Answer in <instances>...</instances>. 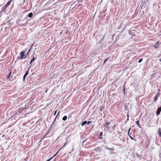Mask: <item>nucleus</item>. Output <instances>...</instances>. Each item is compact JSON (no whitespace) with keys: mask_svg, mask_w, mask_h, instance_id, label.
<instances>
[{"mask_svg":"<svg viewBox=\"0 0 161 161\" xmlns=\"http://www.w3.org/2000/svg\"><path fill=\"white\" fill-rule=\"evenodd\" d=\"M136 124L137 125H138L140 127H141L140 125V121L139 120H137V121H136Z\"/></svg>","mask_w":161,"mask_h":161,"instance_id":"nucleus-11","label":"nucleus"},{"mask_svg":"<svg viewBox=\"0 0 161 161\" xmlns=\"http://www.w3.org/2000/svg\"><path fill=\"white\" fill-rule=\"evenodd\" d=\"M103 113L104 114V115L103 116V118H105V114H104V112H103Z\"/></svg>","mask_w":161,"mask_h":161,"instance_id":"nucleus-32","label":"nucleus"},{"mask_svg":"<svg viewBox=\"0 0 161 161\" xmlns=\"http://www.w3.org/2000/svg\"><path fill=\"white\" fill-rule=\"evenodd\" d=\"M110 124L109 122L106 123L105 124L103 125V126L105 127H108V126Z\"/></svg>","mask_w":161,"mask_h":161,"instance_id":"nucleus-12","label":"nucleus"},{"mask_svg":"<svg viewBox=\"0 0 161 161\" xmlns=\"http://www.w3.org/2000/svg\"><path fill=\"white\" fill-rule=\"evenodd\" d=\"M56 111H57V110H56V111H55V113H54V115H55L56 114Z\"/></svg>","mask_w":161,"mask_h":161,"instance_id":"nucleus-31","label":"nucleus"},{"mask_svg":"<svg viewBox=\"0 0 161 161\" xmlns=\"http://www.w3.org/2000/svg\"><path fill=\"white\" fill-rule=\"evenodd\" d=\"M25 53V51H22L20 53V54L21 55L20 57H19V56H18L17 57V59H22L23 58H25L26 57V56H25V55L24 54Z\"/></svg>","mask_w":161,"mask_h":161,"instance_id":"nucleus-1","label":"nucleus"},{"mask_svg":"<svg viewBox=\"0 0 161 161\" xmlns=\"http://www.w3.org/2000/svg\"><path fill=\"white\" fill-rule=\"evenodd\" d=\"M29 20V19H28V20H27V21H26V23H25V24H20V26H24V27L26 26V25L27 24V22Z\"/></svg>","mask_w":161,"mask_h":161,"instance_id":"nucleus-8","label":"nucleus"},{"mask_svg":"<svg viewBox=\"0 0 161 161\" xmlns=\"http://www.w3.org/2000/svg\"><path fill=\"white\" fill-rule=\"evenodd\" d=\"M158 133L159 134V136L160 137H161V129L159 128L158 130Z\"/></svg>","mask_w":161,"mask_h":161,"instance_id":"nucleus-14","label":"nucleus"},{"mask_svg":"<svg viewBox=\"0 0 161 161\" xmlns=\"http://www.w3.org/2000/svg\"><path fill=\"white\" fill-rule=\"evenodd\" d=\"M159 45L160 44L159 43V42H157L153 46V47H154L156 49L158 48Z\"/></svg>","mask_w":161,"mask_h":161,"instance_id":"nucleus-4","label":"nucleus"},{"mask_svg":"<svg viewBox=\"0 0 161 161\" xmlns=\"http://www.w3.org/2000/svg\"><path fill=\"white\" fill-rule=\"evenodd\" d=\"M58 152L53 157L50 158L49 159L47 160L46 161H50L55 156L56 154H57V153H58Z\"/></svg>","mask_w":161,"mask_h":161,"instance_id":"nucleus-13","label":"nucleus"},{"mask_svg":"<svg viewBox=\"0 0 161 161\" xmlns=\"http://www.w3.org/2000/svg\"><path fill=\"white\" fill-rule=\"evenodd\" d=\"M129 114H127V118H129Z\"/></svg>","mask_w":161,"mask_h":161,"instance_id":"nucleus-30","label":"nucleus"},{"mask_svg":"<svg viewBox=\"0 0 161 161\" xmlns=\"http://www.w3.org/2000/svg\"><path fill=\"white\" fill-rule=\"evenodd\" d=\"M83 0H78V3H82V1H83Z\"/></svg>","mask_w":161,"mask_h":161,"instance_id":"nucleus-25","label":"nucleus"},{"mask_svg":"<svg viewBox=\"0 0 161 161\" xmlns=\"http://www.w3.org/2000/svg\"><path fill=\"white\" fill-rule=\"evenodd\" d=\"M130 138L131 139V140H133V138L131 136H129Z\"/></svg>","mask_w":161,"mask_h":161,"instance_id":"nucleus-29","label":"nucleus"},{"mask_svg":"<svg viewBox=\"0 0 161 161\" xmlns=\"http://www.w3.org/2000/svg\"><path fill=\"white\" fill-rule=\"evenodd\" d=\"M94 150L96 152H97V151L101 152V151L100 147H99L95 148Z\"/></svg>","mask_w":161,"mask_h":161,"instance_id":"nucleus-6","label":"nucleus"},{"mask_svg":"<svg viewBox=\"0 0 161 161\" xmlns=\"http://www.w3.org/2000/svg\"><path fill=\"white\" fill-rule=\"evenodd\" d=\"M67 119V116H65L62 119L64 121H65Z\"/></svg>","mask_w":161,"mask_h":161,"instance_id":"nucleus-18","label":"nucleus"},{"mask_svg":"<svg viewBox=\"0 0 161 161\" xmlns=\"http://www.w3.org/2000/svg\"><path fill=\"white\" fill-rule=\"evenodd\" d=\"M125 83H124V87H123V92H124V94H125Z\"/></svg>","mask_w":161,"mask_h":161,"instance_id":"nucleus-19","label":"nucleus"},{"mask_svg":"<svg viewBox=\"0 0 161 161\" xmlns=\"http://www.w3.org/2000/svg\"><path fill=\"white\" fill-rule=\"evenodd\" d=\"M30 68V67L29 68L28 70L26 71V72L25 73V74L23 76V80L24 81H25V77H26V76H27V75L29 74V70Z\"/></svg>","mask_w":161,"mask_h":161,"instance_id":"nucleus-2","label":"nucleus"},{"mask_svg":"<svg viewBox=\"0 0 161 161\" xmlns=\"http://www.w3.org/2000/svg\"><path fill=\"white\" fill-rule=\"evenodd\" d=\"M7 7H8V6H6V5L5 4V6H4V7L2 8V11H5Z\"/></svg>","mask_w":161,"mask_h":161,"instance_id":"nucleus-9","label":"nucleus"},{"mask_svg":"<svg viewBox=\"0 0 161 161\" xmlns=\"http://www.w3.org/2000/svg\"><path fill=\"white\" fill-rule=\"evenodd\" d=\"M87 123V121L86 120L83 121L81 124V126H83L85 124H86Z\"/></svg>","mask_w":161,"mask_h":161,"instance_id":"nucleus-16","label":"nucleus"},{"mask_svg":"<svg viewBox=\"0 0 161 161\" xmlns=\"http://www.w3.org/2000/svg\"><path fill=\"white\" fill-rule=\"evenodd\" d=\"M161 111V106L160 107L158 108L156 111V114L158 116L160 114V112Z\"/></svg>","mask_w":161,"mask_h":161,"instance_id":"nucleus-3","label":"nucleus"},{"mask_svg":"<svg viewBox=\"0 0 161 161\" xmlns=\"http://www.w3.org/2000/svg\"><path fill=\"white\" fill-rule=\"evenodd\" d=\"M91 121H88L87 122V123L86 124H90L91 123Z\"/></svg>","mask_w":161,"mask_h":161,"instance_id":"nucleus-27","label":"nucleus"},{"mask_svg":"<svg viewBox=\"0 0 161 161\" xmlns=\"http://www.w3.org/2000/svg\"><path fill=\"white\" fill-rule=\"evenodd\" d=\"M127 120L128 121L129 120V118H127Z\"/></svg>","mask_w":161,"mask_h":161,"instance_id":"nucleus-35","label":"nucleus"},{"mask_svg":"<svg viewBox=\"0 0 161 161\" xmlns=\"http://www.w3.org/2000/svg\"><path fill=\"white\" fill-rule=\"evenodd\" d=\"M161 62V59H160L159 60Z\"/></svg>","mask_w":161,"mask_h":161,"instance_id":"nucleus-36","label":"nucleus"},{"mask_svg":"<svg viewBox=\"0 0 161 161\" xmlns=\"http://www.w3.org/2000/svg\"><path fill=\"white\" fill-rule=\"evenodd\" d=\"M108 58H107L106 59H105V60L104 61V63H103V64H104L105 63H106V61L108 60Z\"/></svg>","mask_w":161,"mask_h":161,"instance_id":"nucleus-23","label":"nucleus"},{"mask_svg":"<svg viewBox=\"0 0 161 161\" xmlns=\"http://www.w3.org/2000/svg\"><path fill=\"white\" fill-rule=\"evenodd\" d=\"M131 129V128H130L128 130V135H129V136H130V134H129V133H130V130Z\"/></svg>","mask_w":161,"mask_h":161,"instance_id":"nucleus-22","label":"nucleus"},{"mask_svg":"<svg viewBox=\"0 0 161 161\" xmlns=\"http://www.w3.org/2000/svg\"><path fill=\"white\" fill-rule=\"evenodd\" d=\"M142 60H143V59H140L138 61V63H140L142 61Z\"/></svg>","mask_w":161,"mask_h":161,"instance_id":"nucleus-21","label":"nucleus"},{"mask_svg":"<svg viewBox=\"0 0 161 161\" xmlns=\"http://www.w3.org/2000/svg\"><path fill=\"white\" fill-rule=\"evenodd\" d=\"M99 110H100V111L101 112H102V110H103V108H102V107H101L100 108H99Z\"/></svg>","mask_w":161,"mask_h":161,"instance_id":"nucleus-24","label":"nucleus"},{"mask_svg":"<svg viewBox=\"0 0 161 161\" xmlns=\"http://www.w3.org/2000/svg\"><path fill=\"white\" fill-rule=\"evenodd\" d=\"M2 11H1L0 12V17H1V16H2Z\"/></svg>","mask_w":161,"mask_h":161,"instance_id":"nucleus-26","label":"nucleus"},{"mask_svg":"<svg viewBox=\"0 0 161 161\" xmlns=\"http://www.w3.org/2000/svg\"><path fill=\"white\" fill-rule=\"evenodd\" d=\"M36 59V57L35 58L34 56H33V58L31 59V62L30 63V64H31V63H32Z\"/></svg>","mask_w":161,"mask_h":161,"instance_id":"nucleus-7","label":"nucleus"},{"mask_svg":"<svg viewBox=\"0 0 161 161\" xmlns=\"http://www.w3.org/2000/svg\"><path fill=\"white\" fill-rule=\"evenodd\" d=\"M158 90L159 91V92L156 95V96L154 97V102H155L157 100L158 97L159 96V95H160V94H159V90H160L159 89H158Z\"/></svg>","mask_w":161,"mask_h":161,"instance_id":"nucleus-5","label":"nucleus"},{"mask_svg":"<svg viewBox=\"0 0 161 161\" xmlns=\"http://www.w3.org/2000/svg\"><path fill=\"white\" fill-rule=\"evenodd\" d=\"M26 108H26H23L22 109L23 110H25Z\"/></svg>","mask_w":161,"mask_h":161,"instance_id":"nucleus-34","label":"nucleus"},{"mask_svg":"<svg viewBox=\"0 0 161 161\" xmlns=\"http://www.w3.org/2000/svg\"><path fill=\"white\" fill-rule=\"evenodd\" d=\"M11 72H10L9 74H8V75H7V78L8 79L9 78V77H10V75H11Z\"/></svg>","mask_w":161,"mask_h":161,"instance_id":"nucleus-20","label":"nucleus"},{"mask_svg":"<svg viewBox=\"0 0 161 161\" xmlns=\"http://www.w3.org/2000/svg\"><path fill=\"white\" fill-rule=\"evenodd\" d=\"M30 50H31V49H29V51H28V53H27V54L29 53V52H30Z\"/></svg>","mask_w":161,"mask_h":161,"instance_id":"nucleus-33","label":"nucleus"},{"mask_svg":"<svg viewBox=\"0 0 161 161\" xmlns=\"http://www.w3.org/2000/svg\"><path fill=\"white\" fill-rule=\"evenodd\" d=\"M33 15V14L32 13H30L28 14L27 16L30 18H31L32 17Z\"/></svg>","mask_w":161,"mask_h":161,"instance_id":"nucleus-15","label":"nucleus"},{"mask_svg":"<svg viewBox=\"0 0 161 161\" xmlns=\"http://www.w3.org/2000/svg\"><path fill=\"white\" fill-rule=\"evenodd\" d=\"M103 132H101L100 134H99V137H100V139H102V135H103Z\"/></svg>","mask_w":161,"mask_h":161,"instance_id":"nucleus-17","label":"nucleus"},{"mask_svg":"<svg viewBox=\"0 0 161 161\" xmlns=\"http://www.w3.org/2000/svg\"><path fill=\"white\" fill-rule=\"evenodd\" d=\"M107 149H108V150H114V149H113V148H107Z\"/></svg>","mask_w":161,"mask_h":161,"instance_id":"nucleus-28","label":"nucleus"},{"mask_svg":"<svg viewBox=\"0 0 161 161\" xmlns=\"http://www.w3.org/2000/svg\"><path fill=\"white\" fill-rule=\"evenodd\" d=\"M12 1V0H10L9 1H8L6 4V6H8L9 5L11 4V3Z\"/></svg>","mask_w":161,"mask_h":161,"instance_id":"nucleus-10","label":"nucleus"}]
</instances>
